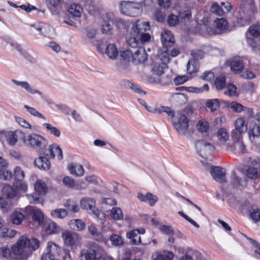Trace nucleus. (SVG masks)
Returning <instances> with one entry per match:
<instances>
[{"label": "nucleus", "mask_w": 260, "mask_h": 260, "mask_svg": "<svg viewBox=\"0 0 260 260\" xmlns=\"http://www.w3.org/2000/svg\"><path fill=\"white\" fill-rule=\"evenodd\" d=\"M111 217L114 220H121L123 219V214L121 209L118 207H114L110 212Z\"/></svg>", "instance_id": "obj_38"}, {"label": "nucleus", "mask_w": 260, "mask_h": 260, "mask_svg": "<svg viewBox=\"0 0 260 260\" xmlns=\"http://www.w3.org/2000/svg\"><path fill=\"white\" fill-rule=\"evenodd\" d=\"M210 174L214 179L220 183L226 182L225 170L222 167L212 166L210 169Z\"/></svg>", "instance_id": "obj_12"}, {"label": "nucleus", "mask_w": 260, "mask_h": 260, "mask_svg": "<svg viewBox=\"0 0 260 260\" xmlns=\"http://www.w3.org/2000/svg\"><path fill=\"white\" fill-rule=\"evenodd\" d=\"M192 110L190 108L185 109L183 111H178L173 120L175 128L178 133L184 136L188 132L189 120L185 114H192Z\"/></svg>", "instance_id": "obj_4"}, {"label": "nucleus", "mask_w": 260, "mask_h": 260, "mask_svg": "<svg viewBox=\"0 0 260 260\" xmlns=\"http://www.w3.org/2000/svg\"><path fill=\"white\" fill-rule=\"evenodd\" d=\"M12 251L11 252L10 249L8 246H3L0 248V255L4 258L6 259H9L11 257Z\"/></svg>", "instance_id": "obj_63"}, {"label": "nucleus", "mask_w": 260, "mask_h": 260, "mask_svg": "<svg viewBox=\"0 0 260 260\" xmlns=\"http://www.w3.org/2000/svg\"><path fill=\"white\" fill-rule=\"evenodd\" d=\"M24 218V215L18 211L14 212L11 215V221L15 224H20Z\"/></svg>", "instance_id": "obj_32"}, {"label": "nucleus", "mask_w": 260, "mask_h": 260, "mask_svg": "<svg viewBox=\"0 0 260 260\" xmlns=\"http://www.w3.org/2000/svg\"><path fill=\"white\" fill-rule=\"evenodd\" d=\"M248 135L251 141L254 140L255 138L260 137V126L255 123H251L249 125Z\"/></svg>", "instance_id": "obj_21"}, {"label": "nucleus", "mask_w": 260, "mask_h": 260, "mask_svg": "<svg viewBox=\"0 0 260 260\" xmlns=\"http://www.w3.org/2000/svg\"><path fill=\"white\" fill-rule=\"evenodd\" d=\"M35 166L39 169L44 170H48L50 168L51 164L50 161L46 157L40 156L34 161Z\"/></svg>", "instance_id": "obj_18"}, {"label": "nucleus", "mask_w": 260, "mask_h": 260, "mask_svg": "<svg viewBox=\"0 0 260 260\" xmlns=\"http://www.w3.org/2000/svg\"><path fill=\"white\" fill-rule=\"evenodd\" d=\"M22 141L27 147L33 149L40 148L42 151L48 144L47 140L44 137L36 133H32L27 137L23 135Z\"/></svg>", "instance_id": "obj_5"}, {"label": "nucleus", "mask_w": 260, "mask_h": 260, "mask_svg": "<svg viewBox=\"0 0 260 260\" xmlns=\"http://www.w3.org/2000/svg\"><path fill=\"white\" fill-rule=\"evenodd\" d=\"M68 211L63 208L55 209L51 211V215L54 218L63 219L67 216Z\"/></svg>", "instance_id": "obj_34"}, {"label": "nucleus", "mask_w": 260, "mask_h": 260, "mask_svg": "<svg viewBox=\"0 0 260 260\" xmlns=\"http://www.w3.org/2000/svg\"><path fill=\"white\" fill-rule=\"evenodd\" d=\"M106 53L109 58L115 59L118 55V51L115 45L114 44L108 45L106 49Z\"/></svg>", "instance_id": "obj_29"}, {"label": "nucleus", "mask_w": 260, "mask_h": 260, "mask_svg": "<svg viewBox=\"0 0 260 260\" xmlns=\"http://www.w3.org/2000/svg\"><path fill=\"white\" fill-rule=\"evenodd\" d=\"M227 24L226 20L223 18L216 19L214 21V24L219 31V32H217V34H220L221 32L227 29Z\"/></svg>", "instance_id": "obj_30"}, {"label": "nucleus", "mask_w": 260, "mask_h": 260, "mask_svg": "<svg viewBox=\"0 0 260 260\" xmlns=\"http://www.w3.org/2000/svg\"><path fill=\"white\" fill-rule=\"evenodd\" d=\"M7 43L9 44L11 47H14L16 50H17L24 56H30V55L28 54L26 51L24 50L21 46L17 43L14 42L10 39H8Z\"/></svg>", "instance_id": "obj_53"}, {"label": "nucleus", "mask_w": 260, "mask_h": 260, "mask_svg": "<svg viewBox=\"0 0 260 260\" xmlns=\"http://www.w3.org/2000/svg\"><path fill=\"white\" fill-rule=\"evenodd\" d=\"M7 43L9 44L11 47H14L16 50H17L24 56H30V55L28 54L26 51L24 50L21 46L17 43L14 42L10 39H8Z\"/></svg>", "instance_id": "obj_54"}, {"label": "nucleus", "mask_w": 260, "mask_h": 260, "mask_svg": "<svg viewBox=\"0 0 260 260\" xmlns=\"http://www.w3.org/2000/svg\"><path fill=\"white\" fill-rule=\"evenodd\" d=\"M166 17L165 13L160 9H156L153 13V18L158 22H162L165 21Z\"/></svg>", "instance_id": "obj_47"}, {"label": "nucleus", "mask_w": 260, "mask_h": 260, "mask_svg": "<svg viewBox=\"0 0 260 260\" xmlns=\"http://www.w3.org/2000/svg\"><path fill=\"white\" fill-rule=\"evenodd\" d=\"M3 193L9 199H13L17 195V190L9 185H6L3 189Z\"/></svg>", "instance_id": "obj_33"}, {"label": "nucleus", "mask_w": 260, "mask_h": 260, "mask_svg": "<svg viewBox=\"0 0 260 260\" xmlns=\"http://www.w3.org/2000/svg\"><path fill=\"white\" fill-rule=\"evenodd\" d=\"M24 108L31 115L38 117L40 118L43 119L44 120H46V118L44 115L37 111L35 108L29 107L27 105H24Z\"/></svg>", "instance_id": "obj_59"}, {"label": "nucleus", "mask_w": 260, "mask_h": 260, "mask_svg": "<svg viewBox=\"0 0 260 260\" xmlns=\"http://www.w3.org/2000/svg\"><path fill=\"white\" fill-rule=\"evenodd\" d=\"M235 129L239 132L245 133L247 129V124L244 118H239L235 122Z\"/></svg>", "instance_id": "obj_27"}, {"label": "nucleus", "mask_w": 260, "mask_h": 260, "mask_svg": "<svg viewBox=\"0 0 260 260\" xmlns=\"http://www.w3.org/2000/svg\"><path fill=\"white\" fill-rule=\"evenodd\" d=\"M200 67L199 62L193 59L189 60L187 64V72L190 74L197 72Z\"/></svg>", "instance_id": "obj_28"}, {"label": "nucleus", "mask_w": 260, "mask_h": 260, "mask_svg": "<svg viewBox=\"0 0 260 260\" xmlns=\"http://www.w3.org/2000/svg\"><path fill=\"white\" fill-rule=\"evenodd\" d=\"M110 240L112 245L114 246L122 245L124 242L122 237L116 234H112L110 236Z\"/></svg>", "instance_id": "obj_51"}, {"label": "nucleus", "mask_w": 260, "mask_h": 260, "mask_svg": "<svg viewBox=\"0 0 260 260\" xmlns=\"http://www.w3.org/2000/svg\"><path fill=\"white\" fill-rule=\"evenodd\" d=\"M102 18L103 23L113 25L114 24L116 17L113 13L107 12L102 15Z\"/></svg>", "instance_id": "obj_37"}, {"label": "nucleus", "mask_w": 260, "mask_h": 260, "mask_svg": "<svg viewBox=\"0 0 260 260\" xmlns=\"http://www.w3.org/2000/svg\"><path fill=\"white\" fill-rule=\"evenodd\" d=\"M15 179L18 181H22L24 179L25 175L24 171L20 167H16L14 170Z\"/></svg>", "instance_id": "obj_55"}, {"label": "nucleus", "mask_w": 260, "mask_h": 260, "mask_svg": "<svg viewBox=\"0 0 260 260\" xmlns=\"http://www.w3.org/2000/svg\"><path fill=\"white\" fill-rule=\"evenodd\" d=\"M142 45H139L136 48L138 49L133 53L132 56V60L135 64H139L144 62L147 58V54L144 47H142ZM134 48H136L135 47Z\"/></svg>", "instance_id": "obj_13"}, {"label": "nucleus", "mask_w": 260, "mask_h": 260, "mask_svg": "<svg viewBox=\"0 0 260 260\" xmlns=\"http://www.w3.org/2000/svg\"><path fill=\"white\" fill-rule=\"evenodd\" d=\"M217 136L218 140L223 142H226L229 138L226 130L223 128H221L218 130Z\"/></svg>", "instance_id": "obj_50"}, {"label": "nucleus", "mask_w": 260, "mask_h": 260, "mask_svg": "<svg viewBox=\"0 0 260 260\" xmlns=\"http://www.w3.org/2000/svg\"><path fill=\"white\" fill-rule=\"evenodd\" d=\"M127 237L133 244L138 245L141 242V237L139 230H134L131 231L127 234Z\"/></svg>", "instance_id": "obj_26"}, {"label": "nucleus", "mask_w": 260, "mask_h": 260, "mask_svg": "<svg viewBox=\"0 0 260 260\" xmlns=\"http://www.w3.org/2000/svg\"><path fill=\"white\" fill-rule=\"evenodd\" d=\"M68 11L72 16L76 17H79L82 14L83 9L79 5L73 3L69 7Z\"/></svg>", "instance_id": "obj_25"}, {"label": "nucleus", "mask_w": 260, "mask_h": 260, "mask_svg": "<svg viewBox=\"0 0 260 260\" xmlns=\"http://www.w3.org/2000/svg\"><path fill=\"white\" fill-rule=\"evenodd\" d=\"M191 19V13L190 10L181 12L180 14V21L181 23L187 25Z\"/></svg>", "instance_id": "obj_41"}, {"label": "nucleus", "mask_w": 260, "mask_h": 260, "mask_svg": "<svg viewBox=\"0 0 260 260\" xmlns=\"http://www.w3.org/2000/svg\"><path fill=\"white\" fill-rule=\"evenodd\" d=\"M133 52L129 50L120 51L119 60L116 62V66L120 70H126L128 69L129 62Z\"/></svg>", "instance_id": "obj_9"}, {"label": "nucleus", "mask_w": 260, "mask_h": 260, "mask_svg": "<svg viewBox=\"0 0 260 260\" xmlns=\"http://www.w3.org/2000/svg\"><path fill=\"white\" fill-rule=\"evenodd\" d=\"M150 29V24L147 21L138 20L133 25L131 36L126 39L128 45L132 48L139 46L150 41L151 36L146 32Z\"/></svg>", "instance_id": "obj_1"}, {"label": "nucleus", "mask_w": 260, "mask_h": 260, "mask_svg": "<svg viewBox=\"0 0 260 260\" xmlns=\"http://www.w3.org/2000/svg\"><path fill=\"white\" fill-rule=\"evenodd\" d=\"M43 229L47 234H56L59 232L60 227L55 222L49 220L45 222L43 225Z\"/></svg>", "instance_id": "obj_16"}, {"label": "nucleus", "mask_w": 260, "mask_h": 260, "mask_svg": "<svg viewBox=\"0 0 260 260\" xmlns=\"http://www.w3.org/2000/svg\"><path fill=\"white\" fill-rule=\"evenodd\" d=\"M167 67V65L165 63H156L154 65L152 71L154 74L160 76L165 73Z\"/></svg>", "instance_id": "obj_31"}, {"label": "nucleus", "mask_w": 260, "mask_h": 260, "mask_svg": "<svg viewBox=\"0 0 260 260\" xmlns=\"http://www.w3.org/2000/svg\"><path fill=\"white\" fill-rule=\"evenodd\" d=\"M40 242L36 238L29 239L21 236L11 247L12 253L15 256L25 260L31 254L32 251L39 247Z\"/></svg>", "instance_id": "obj_2"}, {"label": "nucleus", "mask_w": 260, "mask_h": 260, "mask_svg": "<svg viewBox=\"0 0 260 260\" xmlns=\"http://www.w3.org/2000/svg\"><path fill=\"white\" fill-rule=\"evenodd\" d=\"M249 213L253 221L258 222L260 221V209L257 207L254 208Z\"/></svg>", "instance_id": "obj_61"}, {"label": "nucleus", "mask_w": 260, "mask_h": 260, "mask_svg": "<svg viewBox=\"0 0 260 260\" xmlns=\"http://www.w3.org/2000/svg\"><path fill=\"white\" fill-rule=\"evenodd\" d=\"M248 32L251 36L255 38L260 37V25L253 24L248 28Z\"/></svg>", "instance_id": "obj_45"}, {"label": "nucleus", "mask_w": 260, "mask_h": 260, "mask_svg": "<svg viewBox=\"0 0 260 260\" xmlns=\"http://www.w3.org/2000/svg\"><path fill=\"white\" fill-rule=\"evenodd\" d=\"M196 148L198 153L202 157L205 158L208 153L214 150V146L208 142L201 140L196 143Z\"/></svg>", "instance_id": "obj_8"}, {"label": "nucleus", "mask_w": 260, "mask_h": 260, "mask_svg": "<svg viewBox=\"0 0 260 260\" xmlns=\"http://www.w3.org/2000/svg\"><path fill=\"white\" fill-rule=\"evenodd\" d=\"M124 85L126 88L131 89V90H133L135 92H137L138 93H145V92L142 91L139 87L138 86L131 82L129 81H125L124 82Z\"/></svg>", "instance_id": "obj_60"}, {"label": "nucleus", "mask_w": 260, "mask_h": 260, "mask_svg": "<svg viewBox=\"0 0 260 260\" xmlns=\"http://www.w3.org/2000/svg\"><path fill=\"white\" fill-rule=\"evenodd\" d=\"M215 86L218 90H222L225 87L226 78L223 75L217 77L214 82Z\"/></svg>", "instance_id": "obj_40"}, {"label": "nucleus", "mask_w": 260, "mask_h": 260, "mask_svg": "<svg viewBox=\"0 0 260 260\" xmlns=\"http://www.w3.org/2000/svg\"><path fill=\"white\" fill-rule=\"evenodd\" d=\"M243 68V62L240 58L236 57L233 58L231 62V69L232 71L235 73H239Z\"/></svg>", "instance_id": "obj_24"}, {"label": "nucleus", "mask_w": 260, "mask_h": 260, "mask_svg": "<svg viewBox=\"0 0 260 260\" xmlns=\"http://www.w3.org/2000/svg\"><path fill=\"white\" fill-rule=\"evenodd\" d=\"M12 82L16 85L21 87L27 92L30 94H39L40 96L43 97L42 92L37 89H34L27 81H19L15 79H12Z\"/></svg>", "instance_id": "obj_14"}, {"label": "nucleus", "mask_w": 260, "mask_h": 260, "mask_svg": "<svg viewBox=\"0 0 260 260\" xmlns=\"http://www.w3.org/2000/svg\"><path fill=\"white\" fill-rule=\"evenodd\" d=\"M63 184L70 188H74L76 187V183L74 180L71 177L67 176L62 180Z\"/></svg>", "instance_id": "obj_62"}, {"label": "nucleus", "mask_w": 260, "mask_h": 260, "mask_svg": "<svg viewBox=\"0 0 260 260\" xmlns=\"http://www.w3.org/2000/svg\"><path fill=\"white\" fill-rule=\"evenodd\" d=\"M173 99L174 102L177 105H183L187 102V98L186 96L181 93H176L173 95Z\"/></svg>", "instance_id": "obj_36"}, {"label": "nucleus", "mask_w": 260, "mask_h": 260, "mask_svg": "<svg viewBox=\"0 0 260 260\" xmlns=\"http://www.w3.org/2000/svg\"><path fill=\"white\" fill-rule=\"evenodd\" d=\"M160 60L161 61V63H165L167 65V63L169 62L170 60V55L168 52V48H164L161 53L158 54Z\"/></svg>", "instance_id": "obj_44"}, {"label": "nucleus", "mask_w": 260, "mask_h": 260, "mask_svg": "<svg viewBox=\"0 0 260 260\" xmlns=\"http://www.w3.org/2000/svg\"><path fill=\"white\" fill-rule=\"evenodd\" d=\"M145 5L144 1H123L119 3L118 6L121 14L130 17H137L141 14L142 7Z\"/></svg>", "instance_id": "obj_3"}, {"label": "nucleus", "mask_w": 260, "mask_h": 260, "mask_svg": "<svg viewBox=\"0 0 260 260\" xmlns=\"http://www.w3.org/2000/svg\"><path fill=\"white\" fill-rule=\"evenodd\" d=\"M78 236L77 233H71L69 231H65L62 234L64 243L68 246H73L75 243V237Z\"/></svg>", "instance_id": "obj_19"}, {"label": "nucleus", "mask_w": 260, "mask_h": 260, "mask_svg": "<svg viewBox=\"0 0 260 260\" xmlns=\"http://www.w3.org/2000/svg\"><path fill=\"white\" fill-rule=\"evenodd\" d=\"M161 40L165 48L171 47L175 42V39L171 31L169 30H165L161 35Z\"/></svg>", "instance_id": "obj_15"}, {"label": "nucleus", "mask_w": 260, "mask_h": 260, "mask_svg": "<svg viewBox=\"0 0 260 260\" xmlns=\"http://www.w3.org/2000/svg\"><path fill=\"white\" fill-rule=\"evenodd\" d=\"M64 206L68 211L73 213L78 212L79 211V207L77 204L70 200H68Z\"/></svg>", "instance_id": "obj_46"}, {"label": "nucleus", "mask_w": 260, "mask_h": 260, "mask_svg": "<svg viewBox=\"0 0 260 260\" xmlns=\"http://www.w3.org/2000/svg\"><path fill=\"white\" fill-rule=\"evenodd\" d=\"M43 126L45 127L47 132H49L50 134L54 135L56 137H59L60 135V132L59 129L53 126L50 123H44L43 124Z\"/></svg>", "instance_id": "obj_39"}, {"label": "nucleus", "mask_w": 260, "mask_h": 260, "mask_svg": "<svg viewBox=\"0 0 260 260\" xmlns=\"http://www.w3.org/2000/svg\"><path fill=\"white\" fill-rule=\"evenodd\" d=\"M146 198L147 202H148L149 205L151 207L153 206L158 200V198L156 196L150 192H148L146 194Z\"/></svg>", "instance_id": "obj_64"}, {"label": "nucleus", "mask_w": 260, "mask_h": 260, "mask_svg": "<svg viewBox=\"0 0 260 260\" xmlns=\"http://www.w3.org/2000/svg\"><path fill=\"white\" fill-rule=\"evenodd\" d=\"M17 232L15 230L4 228L0 231V237L5 238H12L15 237Z\"/></svg>", "instance_id": "obj_43"}, {"label": "nucleus", "mask_w": 260, "mask_h": 260, "mask_svg": "<svg viewBox=\"0 0 260 260\" xmlns=\"http://www.w3.org/2000/svg\"><path fill=\"white\" fill-rule=\"evenodd\" d=\"M60 248L55 243L48 242L47 253L42 255V260H57L60 252Z\"/></svg>", "instance_id": "obj_6"}, {"label": "nucleus", "mask_w": 260, "mask_h": 260, "mask_svg": "<svg viewBox=\"0 0 260 260\" xmlns=\"http://www.w3.org/2000/svg\"><path fill=\"white\" fill-rule=\"evenodd\" d=\"M7 43L9 44L11 47H14L16 50H17L24 56H30V55L28 54L26 51L24 50L21 46L17 43L14 42L10 39H8Z\"/></svg>", "instance_id": "obj_52"}, {"label": "nucleus", "mask_w": 260, "mask_h": 260, "mask_svg": "<svg viewBox=\"0 0 260 260\" xmlns=\"http://www.w3.org/2000/svg\"><path fill=\"white\" fill-rule=\"evenodd\" d=\"M47 5L52 14L57 15L61 11L60 0H47Z\"/></svg>", "instance_id": "obj_17"}, {"label": "nucleus", "mask_w": 260, "mask_h": 260, "mask_svg": "<svg viewBox=\"0 0 260 260\" xmlns=\"http://www.w3.org/2000/svg\"><path fill=\"white\" fill-rule=\"evenodd\" d=\"M242 178L238 176L235 171L232 173V183L234 186L237 187L242 184Z\"/></svg>", "instance_id": "obj_57"}, {"label": "nucleus", "mask_w": 260, "mask_h": 260, "mask_svg": "<svg viewBox=\"0 0 260 260\" xmlns=\"http://www.w3.org/2000/svg\"><path fill=\"white\" fill-rule=\"evenodd\" d=\"M42 154L48 156L50 158H54L56 155L59 160H61L63 158L61 148L56 145H51L48 148L45 147L42 151Z\"/></svg>", "instance_id": "obj_11"}, {"label": "nucleus", "mask_w": 260, "mask_h": 260, "mask_svg": "<svg viewBox=\"0 0 260 260\" xmlns=\"http://www.w3.org/2000/svg\"><path fill=\"white\" fill-rule=\"evenodd\" d=\"M224 93L225 94H227L230 96L238 95L237 92V87L236 86L232 84H229L227 85L226 87V90L225 91Z\"/></svg>", "instance_id": "obj_58"}, {"label": "nucleus", "mask_w": 260, "mask_h": 260, "mask_svg": "<svg viewBox=\"0 0 260 260\" xmlns=\"http://www.w3.org/2000/svg\"><path fill=\"white\" fill-rule=\"evenodd\" d=\"M80 206L83 209L86 210L90 214H94L98 217L100 214L95 207V201L92 198L86 197L81 199Z\"/></svg>", "instance_id": "obj_10"}, {"label": "nucleus", "mask_w": 260, "mask_h": 260, "mask_svg": "<svg viewBox=\"0 0 260 260\" xmlns=\"http://www.w3.org/2000/svg\"><path fill=\"white\" fill-rule=\"evenodd\" d=\"M35 189L39 194H45L47 192V187L45 183L42 180H38L35 184Z\"/></svg>", "instance_id": "obj_35"}, {"label": "nucleus", "mask_w": 260, "mask_h": 260, "mask_svg": "<svg viewBox=\"0 0 260 260\" xmlns=\"http://www.w3.org/2000/svg\"><path fill=\"white\" fill-rule=\"evenodd\" d=\"M209 123L205 119L200 120L197 125V128L200 132L206 133L209 129Z\"/></svg>", "instance_id": "obj_48"}, {"label": "nucleus", "mask_w": 260, "mask_h": 260, "mask_svg": "<svg viewBox=\"0 0 260 260\" xmlns=\"http://www.w3.org/2000/svg\"><path fill=\"white\" fill-rule=\"evenodd\" d=\"M210 11L218 16H222L225 13V11L222 7L216 3H213L211 6Z\"/></svg>", "instance_id": "obj_49"}, {"label": "nucleus", "mask_w": 260, "mask_h": 260, "mask_svg": "<svg viewBox=\"0 0 260 260\" xmlns=\"http://www.w3.org/2000/svg\"><path fill=\"white\" fill-rule=\"evenodd\" d=\"M219 106L220 102L217 99L207 100L205 103L206 110L207 111L209 110L210 112H214L216 111Z\"/></svg>", "instance_id": "obj_22"}, {"label": "nucleus", "mask_w": 260, "mask_h": 260, "mask_svg": "<svg viewBox=\"0 0 260 260\" xmlns=\"http://www.w3.org/2000/svg\"><path fill=\"white\" fill-rule=\"evenodd\" d=\"M68 224L70 228L74 231H80L85 228V223L79 219H74L71 220Z\"/></svg>", "instance_id": "obj_20"}, {"label": "nucleus", "mask_w": 260, "mask_h": 260, "mask_svg": "<svg viewBox=\"0 0 260 260\" xmlns=\"http://www.w3.org/2000/svg\"><path fill=\"white\" fill-rule=\"evenodd\" d=\"M32 217L34 220L40 224L43 220L44 216L40 209L32 208Z\"/></svg>", "instance_id": "obj_42"}, {"label": "nucleus", "mask_w": 260, "mask_h": 260, "mask_svg": "<svg viewBox=\"0 0 260 260\" xmlns=\"http://www.w3.org/2000/svg\"><path fill=\"white\" fill-rule=\"evenodd\" d=\"M18 134L23 136V133L21 132L1 131L0 141L4 142L6 141L11 146H14L18 141Z\"/></svg>", "instance_id": "obj_7"}, {"label": "nucleus", "mask_w": 260, "mask_h": 260, "mask_svg": "<svg viewBox=\"0 0 260 260\" xmlns=\"http://www.w3.org/2000/svg\"><path fill=\"white\" fill-rule=\"evenodd\" d=\"M68 169L71 174L77 176H81L84 174L83 167L79 164H70L68 166Z\"/></svg>", "instance_id": "obj_23"}, {"label": "nucleus", "mask_w": 260, "mask_h": 260, "mask_svg": "<svg viewBox=\"0 0 260 260\" xmlns=\"http://www.w3.org/2000/svg\"><path fill=\"white\" fill-rule=\"evenodd\" d=\"M246 173L247 176L252 179L258 178L259 175L257 169L253 167L248 168Z\"/></svg>", "instance_id": "obj_56"}]
</instances>
